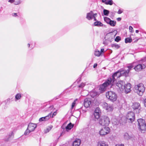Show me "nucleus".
Segmentation results:
<instances>
[{"instance_id":"nucleus-1","label":"nucleus","mask_w":146,"mask_h":146,"mask_svg":"<svg viewBox=\"0 0 146 146\" xmlns=\"http://www.w3.org/2000/svg\"><path fill=\"white\" fill-rule=\"evenodd\" d=\"M112 84L111 78H108L104 83L100 86L99 88L100 92L102 93L105 91L107 88L111 86Z\"/></svg>"},{"instance_id":"nucleus-2","label":"nucleus","mask_w":146,"mask_h":146,"mask_svg":"<svg viewBox=\"0 0 146 146\" xmlns=\"http://www.w3.org/2000/svg\"><path fill=\"white\" fill-rule=\"evenodd\" d=\"M145 88L144 85L141 83L135 85L134 88V92L137 93L139 95L141 96L143 95L145 90Z\"/></svg>"},{"instance_id":"nucleus-3","label":"nucleus","mask_w":146,"mask_h":146,"mask_svg":"<svg viewBox=\"0 0 146 146\" xmlns=\"http://www.w3.org/2000/svg\"><path fill=\"white\" fill-rule=\"evenodd\" d=\"M99 122V124L102 126H108L110 123V120L108 116H102L100 118Z\"/></svg>"},{"instance_id":"nucleus-4","label":"nucleus","mask_w":146,"mask_h":146,"mask_svg":"<svg viewBox=\"0 0 146 146\" xmlns=\"http://www.w3.org/2000/svg\"><path fill=\"white\" fill-rule=\"evenodd\" d=\"M106 97L110 101L113 102L115 101L117 99V95L113 92L108 91L106 93Z\"/></svg>"},{"instance_id":"nucleus-5","label":"nucleus","mask_w":146,"mask_h":146,"mask_svg":"<svg viewBox=\"0 0 146 146\" xmlns=\"http://www.w3.org/2000/svg\"><path fill=\"white\" fill-rule=\"evenodd\" d=\"M36 124L33 123H29L28 125L27 129L25 132L24 135H27L29 134L30 132L34 131L36 127Z\"/></svg>"},{"instance_id":"nucleus-6","label":"nucleus","mask_w":146,"mask_h":146,"mask_svg":"<svg viewBox=\"0 0 146 146\" xmlns=\"http://www.w3.org/2000/svg\"><path fill=\"white\" fill-rule=\"evenodd\" d=\"M117 33V31L116 30H114L107 33L105 36V38L106 40H108L111 42L116 36Z\"/></svg>"},{"instance_id":"nucleus-7","label":"nucleus","mask_w":146,"mask_h":146,"mask_svg":"<svg viewBox=\"0 0 146 146\" xmlns=\"http://www.w3.org/2000/svg\"><path fill=\"white\" fill-rule=\"evenodd\" d=\"M139 128L142 132L145 131L146 130V125L145 121L142 119H140L137 120Z\"/></svg>"},{"instance_id":"nucleus-8","label":"nucleus","mask_w":146,"mask_h":146,"mask_svg":"<svg viewBox=\"0 0 146 146\" xmlns=\"http://www.w3.org/2000/svg\"><path fill=\"white\" fill-rule=\"evenodd\" d=\"M126 118L127 122L132 123L135 120V114L133 112H128L126 115Z\"/></svg>"},{"instance_id":"nucleus-9","label":"nucleus","mask_w":146,"mask_h":146,"mask_svg":"<svg viewBox=\"0 0 146 146\" xmlns=\"http://www.w3.org/2000/svg\"><path fill=\"white\" fill-rule=\"evenodd\" d=\"M125 85V82L123 81H119L116 84V88L118 91L122 92L124 90Z\"/></svg>"},{"instance_id":"nucleus-10","label":"nucleus","mask_w":146,"mask_h":146,"mask_svg":"<svg viewBox=\"0 0 146 146\" xmlns=\"http://www.w3.org/2000/svg\"><path fill=\"white\" fill-rule=\"evenodd\" d=\"M110 128L107 127H106L101 128L99 131V133L101 136H104L108 134L110 132Z\"/></svg>"},{"instance_id":"nucleus-11","label":"nucleus","mask_w":146,"mask_h":146,"mask_svg":"<svg viewBox=\"0 0 146 146\" xmlns=\"http://www.w3.org/2000/svg\"><path fill=\"white\" fill-rule=\"evenodd\" d=\"M102 105L103 108L108 111H111L113 109V107L112 105L108 104L105 102L102 103Z\"/></svg>"},{"instance_id":"nucleus-12","label":"nucleus","mask_w":146,"mask_h":146,"mask_svg":"<svg viewBox=\"0 0 146 146\" xmlns=\"http://www.w3.org/2000/svg\"><path fill=\"white\" fill-rule=\"evenodd\" d=\"M93 102L92 100L90 98L85 99L84 101V105L86 108H88L90 106Z\"/></svg>"},{"instance_id":"nucleus-13","label":"nucleus","mask_w":146,"mask_h":146,"mask_svg":"<svg viewBox=\"0 0 146 146\" xmlns=\"http://www.w3.org/2000/svg\"><path fill=\"white\" fill-rule=\"evenodd\" d=\"M140 107V104L138 103H135L133 104L132 106V108L134 109V112L137 113L139 112V108Z\"/></svg>"},{"instance_id":"nucleus-14","label":"nucleus","mask_w":146,"mask_h":146,"mask_svg":"<svg viewBox=\"0 0 146 146\" xmlns=\"http://www.w3.org/2000/svg\"><path fill=\"white\" fill-rule=\"evenodd\" d=\"M145 65L144 64H139L134 67V69L136 71H139L145 68Z\"/></svg>"},{"instance_id":"nucleus-15","label":"nucleus","mask_w":146,"mask_h":146,"mask_svg":"<svg viewBox=\"0 0 146 146\" xmlns=\"http://www.w3.org/2000/svg\"><path fill=\"white\" fill-rule=\"evenodd\" d=\"M121 76V75L120 70L115 73L112 76V83L113 84L115 80V77L119 78Z\"/></svg>"},{"instance_id":"nucleus-16","label":"nucleus","mask_w":146,"mask_h":146,"mask_svg":"<svg viewBox=\"0 0 146 146\" xmlns=\"http://www.w3.org/2000/svg\"><path fill=\"white\" fill-rule=\"evenodd\" d=\"M94 115L95 118L97 119H98L100 117V111L99 108H97L94 113Z\"/></svg>"},{"instance_id":"nucleus-17","label":"nucleus","mask_w":146,"mask_h":146,"mask_svg":"<svg viewBox=\"0 0 146 146\" xmlns=\"http://www.w3.org/2000/svg\"><path fill=\"white\" fill-rule=\"evenodd\" d=\"M131 85L130 84H127L126 86L125 85L124 90L126 93L127 94L130 92L131 91Z\"/></svg>"},{"instance_id":"nucleus-18","label":"nucleus","mask_w":146,"mask_h":146,"mask_svg":"<svg viewBox=\"0 0 146 146\" xmlns=\"http://www.w3.org/2000/svg\"><path fill=\"white\" fill-rule=\"evenodd\" d=\"M51 116V113H50L48 114L46 116L42 117L40 118L39 119V121H46L48 120Z\"/></svg>"},{"instance_id":"nucleus-19","label":"nucleus","mask_w":146,"mask_h":146,"mask_svg":"<svg viewBox=\"0 0 146 146\" xmlns=\"http://www.w3.org/2000/svg\"><path fill=\"white\" fill-rule=\"evenodd\" d=\"M81 143V140L78 139H76L73 142L72 146H79Z\"/></svg>"},{"instance_id":"nucleus-20","label":"nucleus","mask_w":146,"mask_h":146,"mask_svg":"<svg viewBox=\"0 0 146 146\" xmlns=\"http://www.w3.org/2000/svg\"><path fill=\"white\" fill-rule=\"evenodd\" d=\"M97 146H109V145L105 141H100L98 142Z\"/></svg>"},{"instance_id":"nucleus-21","label":"nucleus","mask_w":146,"mask_h":146,"mask_svg":"<svg viewBox=\"0 0 146 146\" xmlns=\"http://www.w3.org/2000/svg\"><path fill=\"white\" fill-rule=\"evenodd\" d=\"M120 71L121 76H128L129 72L127 70H124Z\"/></svg>"},{"instance_id":"nucleus-22","label":"nucleus","mask_w":146,"mask_h":146,"mask_svg":"<svg viewBox=\"0 0 146 146\" xmlns=\"http://www.w3.org/2000/svg\"><path fill=\"white\" fill-rule=\"evenodd\" d=\"M93 13L92 11H91L90 12L87 13L86 15V18L89 20L92 19L93 18Z\"/></svg>"},{"instance_id":"nucleus-23","label":"nucleus","mask_w":146,"mask_h":146,"mask_svg":"<svg viewBox=\"0 0 146 146\" xmlns=\"http://www.w3.org/2000/svg\"><path fill=\"white\" fill-rule=\"evenodd\" d=\"M112 122L114 125H118L119 124L120 121L119 120L116 118H113L112 119Z\"/></svg>"},{"instance_id":"nucleus-24","label":"nucleus","mask_w":146,"mask_h":146,"mask_svg":"<svg viewBox=\"0 0 146 146\" xmlns=\"http://www.w3.org/2000/svg\"><path fill=\"white\" fill-rule=\"evenodd\" d=\"M14 135V133L13 132L11 131L9 133L8 135V137L6 138L5 139V141H9V138Z\"/></svg>"},{"instance_id":"nucleus-25","label":"nucleus","mask_w":146,"mask_h":146,"mask_svg":"<svg viewBox=\"0 0 146 146\" xmlns=\"http://www.w3.org/2000/svg\"><path fill=\"white\" fill-rule=\"evenodd\" d=\"M134 66L133 64H129L127 66V67L128 68L127 70L129 72L131 69H134Z\"/></svg>"},{"instance_id":"nucleus-26","label":"nucleus","mask_w":146,"mask_h":146,"mask_svg":"<svg viewBox=\"0 0 146 146\" xmlns=\"http://www.w3.org/2000/svg\"><path fill=\"white\" fill-rule=\"evenodd\" d=\"M73 127V125L71 123H70L68 125L66 128V130H70Z\"/></svg>"},{"instance_id":"nucleus-27","label":"nucleus","mask_w":146,"mask_h":146,"mask_svg":"<svg viewBox=\"0 0 146 146\" xmlns=\"http://www.w3.org/2000/svg\"><path fill=\"white\" fill-rule=\"evenodd\" d=\"M94 25L95 26H102L103 25L100 22L97 21L94 23Z\"/></svg>"},{"instance_id":"nucleus-28","label":"nucleus","mask_w":146,"mask_h":146,"mask_svg":"<svg viewBox=\"0 0 146 146\" xmlns=\"http://www.w3.org/2000/svg\"><path fill=\"white\" fill-rule=\"evenodd\" d=\"M124 137L125 139L127 140L130 139L131 138L127 133H125L124 134Z\"/></svg>"},{"instance_id":"nucleus-29","label":"nucleus","mask_w":146,"mask_h":146,"mask_svg":"<svg viewBox=\"0 0 146 146\" xmlns=\"http://www.w3.org/2000/svg\"><path fill=\"white\" fill-rule=\"evenodd\" d=\"M90 94L91 96L94 98L97 95V93L95 91H92L90 93Z\"/></svg>"},{"instance_id":"nucleus-30","label":"nucleus","mask_w":146,"mask_h":146,"mask_svg":"<svg viewBox=\"0 0 146 146\" xmlns=\"http://www.w3.org/2000/svg\"><path fill=\"white\" fill-rule=\"evenodd\" d=\"M104 21L108 24L110 23L111 20L109 18L105 17L104 18Z\"/></svg>"},{"instance_id":"nucleus-31","label":"nucleus","mask_w":146,"mask_h":146,"mask_svg":"<svg viewBox=\"0 0 146 146\" xmlns=\"http://www.w3.org/2000/svg\"><path fill=\"white\" fill-rule=\"evenodd\" d=\"M111 46L112 47L114 48L117 49H118L120 47V46L116 44H111Z\"/></svg>"},{"instance_id":"nucleus-32","label":"nucleus","mask_w":146,"mask_h":146,"mask_svg":"<svg viewBox=\"0 0 146 146\" xmlns=\"http://www.w3.org/2000/svg\"><path fill=\"white\" fill-rule=\"evenodd\" d=\"M101 54V52H100L99 50H96L94 52L95 55L97 56H100Z\"/></svg>"},{"instance_id":"nucleus-33","label":"nucleus","mask_w":146,"mask_h":146,"mask_svg":"<svg viewBox=\"0 0 146 146\" xmlns=\"http://www.w3.org/2000/svg\"><path fill=\"white\" fill-rule=\"evenodd\" d=\"M21 95L20 94H17L15 97L16 100L15 101H16L17 100H19L21 99Z\"/></svg>"},{"instance_id":"nucleus-34","label":"nucleus","mask_w":146,"mask_h":146,"mask_svg":"<svg viewBox=\"0 0 146 146\" xmlns=\"http://www.w3.org/2000/svg\"><path fill=\"white\" fill-rule=\"evenodd\" d=\"M77 101V99H76L74 102L72 103L71 106V109H73L74 107L75 106L76 104V102Z\"/></svg>"},{"instance_id":"nucleus-35","label":"nucleus","mask_w":146,"mask_h":146,"mask_svg":"<svg viewBox=\"0 0 146 146\" xmlns=\"http://www.w3.org/2000/svg\"><path fill=\"white\" fill-rule=\"evenodd\" d=\"M132 41V39L130 38H126L125 39V42L126 43L128 42H131Z\"/></svg>"},{"instance_id":"nucleus-36","label":"nucleus","mask_w":146,"mask_h":146,"mask_svg":"<svg viewBox=\"0 0 146 146\" xmlns=\"http://www.w3.org/2000/svg\"><path fill=\"white\" fill-rule=\"evenodd\" d=\"M103 12H104V15H105L108 16L109 13L110 12L108 10H106L105 9H104V10Z\"/></svg>"},{"instance_id":"nucleus-37","label":"nucleus","mask_w":146,"mask_h":146,"mask_svg":"<svg viewBox=\"0 0 146 146\" xmlns=\"http://www.w3.org/2000/svg\"><path fill=\"white\" fill-rule=\"evenodd\" d=\"M113 1L112 0H109L108 1H107L106 2V5H112L113 4Z\"/></svg>"},{"instance_id":"nucleus-38","label":"nucleus","mask_w":146,"mask_h":146,"mask_svg":"<svg viewBox=\"0 0 146 146\" xmlns=\"http://www.w3.org/2000/svg\"><path fill=\"white\" fill-rule=\"evenodd\" d=\"M85 85V83L82 82L78 86V87L79 88H83Z\"/></svg>"},{"instance_id":"nucleus-39","label":"nucleus","mask_w":146,"mask_h":146,"mask_svg":"<svg viewBox=\"0 0 146 146\" xmlns=\"http://www.w3.org/2000/svg\"><path fill=\"white\" fill-rule=\"evenodd\" d=\"M111 26H115L116 24V22L113 21H111V20L110 23L109 24Z\"/></svg>"},{"instance_id":"nucleus-40","label":"nucleus","mask_w":146,"mask_h":146,"mask_svg":"<svg viewBox=\"0 0 146 146\" xmlns=\"http://www.w3.org/2000/svg\"><path fill=\"white\" fill-rule=\"evenodd\" d=\"M121 40V38L120 37L118 36H117L115 39V41L117 42H118Z\"/></svg>"},{"instance_id":"nucleus-41","label":"nucleus","mask_w":146,"mask_h":146,"mask_svg":"<svg viewBox=\"0 0 146 146\" xmlns=\"http://www.w3.org/2000/svg\"><path fill=\"white\" fill-rule=\"evenodd\" d=\"M51 128L49 126L48 127V128L45 130V132L46 133H47L51 129Z\"/></svg>"},{"instance_id":"nucleus-42","label":"nucleus","mask_w":146,"mask_h":146,"mask_svg":"<svg viewBox=\"0 0 146 146\" xmlns=\"http://www.w3.org/2000/svg\"><path fill=\"white\" fill-rule=\"evenodd\" d=\"M123 10H121L119 9L117 12V13L118 14H120L123 12Z\"/></svg>"},{"instance_id":"nucleus-43","label":"nucleus","mask_w":146,"mask_h":146,"mask_svg":"<svg viewBox=\"0 0 146 146\" xmlns=\"http://www.w3.org/2000/svg\"><path fill=\"white\" fill-rule=\"evenodd\" d=\"M57 113H56V111H55L52 114V117H53L54 116L56 115V114Z\"/></svg>"},{"instance_id":"nucleus-44","label":"nucleus","mask_w":146,"mask_h":146,"mask_svg":"<svg viewBox=\"0 0 146 146\" xmlns=\"http://www.w3.org/2000/svg\"><path fill=\"white\" fill-rule=\"evenodd\" d=\"M12 15L14 17H16L17 16V13H12Z\"/></svg>"},{"instance_id":"nucleus-45","label":"nucleus","mask_w":146,"mask_h":146,"mask_svg":"<svg viewBox=\"0 0 146 146\" xmlns=\"http://www.w3.org/2000/svg\"><path fill=\"white\" fill-rule=\"evenodd\" d=\"M21 3V1H18V2H15V4L16 5H18L19 4H20Z\"/></svg>"},{"instance_id":"nucleus-46","label":"nucleus","mask_w":146,"mask_h":146,"mask_svg":"<svg viewBox=\"0 0 146 146\" xmlns=\"http://www.w3.org/2000/svg\"><path fill=\"white\" fill-rule=\"evenodd\" d=\"M49 109H50V111H51L53 109L54 107H53V106H50V107H49Z\"/></svg>"},{"instance_id":"nucleus-47","label":"nucleus","mask_w":146,"mask_h":146,"mask_svg":"<svg viewBox=\"0 0 146 146\" xmlns=\"http://www.w3.org/2000/svg\"><path fill=\"white\" fill-rule=\"evenodd\" d=\"M15 0H9L8 1L11 3H13L14 2Z\"/></svg>"},{"instance_id":"nucleus-48","label":"nucleus","mask_w":146,"mask_h":146,"mask_svg":"<svg viewBox=\"0 0 146 146\" xmlns=\"http://www.w3.org/2000/svg\"><path fill=\"white\" fill-rule=\"evenodd\" d=\"M104 48L101 49V51L100 52H101V54L103 52H104Z\"/></svg>"},{"instance_id":"nucleus-49","label":"nucleus","mask_w":146,"mask_h":146,"mask_svg":"<svg viewBox=\"0 0 146 146\" xmlns=\"http://www.w3.org/2000/svg\"><path fill=\"white\" fill-rule=\"evenodd\" d=\"M144 104L145 106L146 107V98L144 100Z\"/></svg>"},{"instance_id":"nucleus-50","label":"nucleus","mask_w":146,"mask_h":146,"mask_svg":"<svg viewBox=\"0 0 146 146\" xmlns=\"http://www.w3.org/2000/svg\"><path fill=\"white\" fill-rule=\"evenodd\" d=\"M97 64H96V63L94 64V66H93L94 68H96L97 67Z\"/></svg>"},{"instance_id":"nucleus-51","label":"nucleus","mask_w":146,"mask_h":146,"mask_svg":"<svg viewBox=\"0 0 146 146\" xmlns=\"http://www.w3.org/2000/svg\"><path fill=\"white\" fill-rule=\"evenodd\" d=\"M97 13H95L94 14H93L92 15V16H93V17H95L96 16H97Z\"/></svg>"},{"instance_id":"nucleus-52","label":"nucleus","mask_w":146,"mask_h":146,"mask_svg":"<svg viewBox=\"0 0 146 146\" xmlns=\"http://www.w3.org/2000/svg\"><path fill=\"white\" fill-rule=\"evenodd\" d=\"M117 21H119L121 20V18L120 17H119V18H117Z\"/></svg>"},{"instance_id":"nucleus-53","label":"nucleus","mask_w":146,"mask_h":146,"mask_svg":"<svg viewBox=\"0 0 146 146\" xmlns=\"http://www.w3.org/2000/svg\"><path fill=\"white\" fill-rule=\"evenodd\" d=\"M106 0H102V2L103 3H105L106 4Z\"/></svg>"},{"instance_id":"nucleus-54","label":"nucleus","mask_w":146,"mask_h":146,"mask_svg":"<svg viewBox=\"0 0 146 146\" xmlns=\"http://www.w3.org/2000/svg\"><path fill=\"white\" fill-rule=\"evenodd\" d=\"M48 111H49V112L50 111L51 112H50V113H52V111H50V109H49V108H48Z\"/></svg>"},{"instance_id":"nucleus-55","label":"nucleus","mask_w":146,"mask_h":146,"mask_svg":"<svg viewBox=\"0 0 146 146\" xmlns=\"http://www.w3.org/2000/svg\"><path fill=\"white\" fill-rule=\"evenodd\" d=\"M129 30H130V31L131 32H132V30H133V28H131V29H130V28H129Z\"/></svg>"},{"instance_id":"nucleus-56","label":"nucleus","mask_w":146,"mask_h":146,"mask_svg":"<svg viewBox=\"0 0 146 146\" xmlns=\"http://www.w3.org/2000/svg\"><path fill=\"white\" fill-rule=\"evenodd\" d=\"M118 146H124V145L123 144H121L120 145H118Z\"/></svg>"},{"instance_id":"nucleus-57","label":"nucleus","mask_w":146,"mask_h":146,"mask_svg":"<svg viewBox=\"0 0 146 146\" xmlns=\"http://www.w3.org/2000/svg\"><path fill=\"white\" fill-rule=\"evenodd\" d=\"M135 32H136V33H138V32H139V31H138V30H136Z\"/></svg>"},{"instance_id":"nucleus-58","label":"nucleus","mask_w":146,"mask_h":146,"mask_svg":"<svg viewBox=\"0 0 146 146\" xmlns=\"http://www.w3.org/2000/svg\"><path fill=\"white\" fill-rule=\"evenodd\" d=\"M27 46H28L29 47L30 46V44H27Z\"/></svg>"},{"instance_id":"nucleus-59","label":"nucleus","mask_w":146,"mask_h":146,"mask_svg":"<svg viewBox=\"0 0 146 146\" xmlns=\"http://www.w3.org/2000/svg\"><path fill=\"white\" fill-rule=\"evenodd\" d=\"M93 18H94V20L95 21H96V18H95V17H93Z\"/></svg>"},{"instance_id":"nucleus-60","label":"nucleus","mask_w":146,"mask_h":146,"mask_svg":"<svg viewBox=\"0 0 146 146\" xmlns=\"http://www.w3.org/2000/svg\"><path fill=\"white\" fill-rule=\"evenodd\" d=\"M81 80V78H80L79 80V81H80Z\"/></svg>"},{"instance_id":"nucleus-61","label":"nucleus","mask_w":146,"mask_h":146,"mask_svg":"<svg viewBox=\"0 0 146 146\" xmlns=\"http://www.w3.org/2000/svg\"><path fill=\"white\" fill-rule=\"evenodd\" d=\"M129 27H132L131 26H129Z\"/></svg>"}]
</instances>
